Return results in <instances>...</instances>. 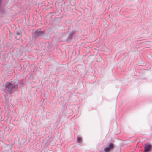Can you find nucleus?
<instances>
[{"label":"nucleus","mask_w":152,"mask_h":152,"mask_svg":"<svg viewBox=\"0 0 152 152\" xmlns=\"http://www.w3.org/2000/svg\"><path fill=\"white\" fill-rule=\"evenodd\" d=\"M114 145L112 143H109L108 147L105 148L104 150L105 152H109L110 151L114 148Z\"/></svg>","instance_id":"f257e3e1"},{"label":"nucleus","mask_w":152,"mask_h":152,"mask_svg":"<svg viewBox=\"0 0 152 152\" xmlns=\"http://www.w3.org/2000/svg\"><path fill=\"white\" fill-rule=\"evenodd\" d=\"M152 146L151 144H147L145 145L144 147V152H148L151 149Z\"/></svg>","instance_id":"f03ea898"},{"label":"nucleus","mask_w":152,"mask_h":152,"mask_svg":"<svg viewBox=\"0 0 152 152\" xmlns=\"http://www.w3.org/2000/svg\"><path fill=\"white\" fill-rule=\"evenodd\" d=\"M5 87L10 90H11L12 88V86L11 83L10 82H7L5 85Z\"/></svg>","instance_id":"7ed1b4c3"},{"label":"nucleus","mask_w":152,"mask_h":152,"mask_svg":"<svg viewBox=\"0 0 152 152\" xmlns=\"http://www.w3.org/2000/svg\"><path fill=\"white\" fill-rule=\"evenodd\" d=\"M77 142H82V139L81 137H77Z\"/></svg>","instance_id":"20e7f679"}]
</instances>
